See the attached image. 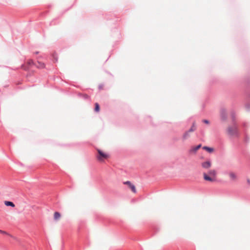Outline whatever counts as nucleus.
I'll return each mask as SVG.
<instances>
[{
    "mask_svg": "<svg viewBox=\"0 0 250 250\" xmlns=\"http://www.w3.org/2000/svg\"><path fill=\"white\" fill-rule=\"evenodd\" d=\"M98 155L97 156V158L99 161H102L105 159H106L108 157V155L101 150L98 149H97Z\"/></svg>",
    "mask_w": 250,
    "mask_h": 250,
    "instance_id": "1",
    "label": "nucleus"
},
{
    "mask_svg": "<svg viewBox=\"0 0 250 250\" xmlns=\"http://www.w3.org/2000/svg\"><path fill=\"white\" fill-rule=\"evenodd\" d=\"M238 129L237 124H232V126H229L228 127L227 132L228 134L230 136H234L235 132Z\"/></svg>",
    "mask_w": 250,
    "mask_h": 250,
    "instance_id": "2",
    "label": "nucleus"
},
{
    "mask_svg": "<svg viewBox=\"0 0 250 250\" xmlns=\"http://www.w3.org/2000/svg\"><path fill=\"white\" fill-rule=\"evenodd\" d=\"M220 117L222 121H225L227 119V110L225 108H221L220 110Z\"/></svg>",
    "mask_w": 250,
    "mask_h": 250,
    "instance_id": "3",
    "label": "nucleus"
},
{
    "mask_svg": "<svg viewBox=\"0 0 250 250\" xmlns=\"http://www.w3.org/2000/svg\"><path fill=\"white\" fill-rule=\"evenodd\" d=\"M124 184L125 185H127L133 192H134V193L136 192V189L135 186L134 185H133L130 181H126L125 182H124Z\"/></svg>",
    "mask_w": 250,
    "mask_h": 250,
    "instance_id": "4",
    "label": "nucleus"
},
{
    "mask_svg": "<svg viewBox=\"0 0 250 250\" xmlns=\"http://www.w3.org/2000/svg\"><path fill=\"white\" fill-rule=\"evenodd\" d=\"M202 146V144H200L196 146L192 147L189 150V153H196L197 151Z\"/></svg>",
    "mask_w": 250,
    "mask_h": 250,
    "instance_id": "5",
    "label": "nucleus"
},
{
    "mask_svg": "<svg viewBox=\"0 0 250 250\" xmlns=\"http://www.w3.org/2000/svg\"><path fill=\"white\" fill-rule=\"evenodd\" d=\"M204 179L205 181L213 182L215 180L214 178L210 177L208 174L206 173H204Z\"/></svg>",
    "mask_w": 250,
    "mask_h": 250,
    "instance_id": "6",
    "label": "nucleus"
},
{
    "mask_svg": "<svg viewBox=\"0 0 250 250\" xmlns=\"http://www.w3.org/2000/svg\"><path fill=\"white\" fill-rule=\"evenodd\" d=\"M211 162L210 161H207L202 163V167L205 168H208L211 166Z\"/></svg>",
    "mask_w": 250,
    "mask_h": 250,
    "instance_id": "7",
    "label": "nucleus"
},
{
    "mask_svg": "<svg viewBox=\"0 0 250 250\" xmlns=\"http://www.w3.org/2000/svg\"><path fill=\"white\" fill-rule=\"evenodd\" d=\"M230 116L232 119V124H237L235 121V112L234 110H232L230 112Z\"/></svg>",
    "mask_w": 250,
    "mask_h": 250,
    "instance_id": "8",
    "label": "nucleus"
},
{
    "mask_svg": "<svg viewBox=\"0 0 250 250\" xmlns=\"http://www.w3.org/2000/svg\"><path fill=\"white\" fill-rule=\"evenodd\" d=\"M203 149L206 150L208 152L211 153L213 152L214 148L213 147H211L208 146H204L203 147Z\"/></svg>",
    "mask_w": 250,
    "mask_h": 250,
    "instance_id": "9",
    "label": "nucleus"
},
{
    "mask_svg": "<svg viewBox=\"0 0 250 250\" xmlns=\"http://www.w3.org/2000/svg\"><path fill=\"white\" fill-rule=\"evenodd\" d=\"M35 65L39 68H43L45 67V64L43 62L38 61Z\"/></svg>",
    "mask_w": 250,
    "mask_h": 250,
    "instance_id": "10",
    "label": "nucleus"
},
{
    "mask_svg": "<svg viewBox=\"0 0 250 250\" xmlns=\"http://www.w3.org/2000/svg\"><path fill=\"white\" fill-rule=\"evenodd\" d=\"M4 204L7 207H11L12 208L15 207L14 203L13 202L10 201H5L4 202Z\"/></svg>",
    "mask_w": 250,
    "mask_h": 250,
    "instance_id": "11",
    "label": "nucleus"
},
{
    "mask_svg": "<svg viewBox=\"0 0 250 250\" xmlns=\"http://www.w3.org/2000/svg\"><path fill=\"white\" fill-rule=\"evenodd\" d=\"M61 217V213L58 211H55L54 214V219L55 220L59 219Z\"/></svg>",
    "mask_w": 250,
    "mask_h": 250,
    "instance_id": "12",
    "label": "nucleus"
},
{
    "mask_svg": "<svg viewBox=\"0 0 250 250\" xmlns=\"http://www.w3.org/2000/svg\"><path fill=\"white\" fill-rule=\"evenodd\" d=\"M100 110V106L98 103L95 104L94 111L96 112H99Z\"/></svg>",
    "mask_w": 250,
    "mask_h": 250,
    "instance_id": "13",
    "label": "nucleus"
},
{
    "mask_svg": "<svg viewBox=\"0 0 250 250\" xmlns=\"http://www.w3.org/2000/svg\"><path fill=\"white\" fill-rule=\"evenodd\" d=\"M195 129V123H193L192 126L187 131L189 133V132L194 131Z\"/></svg>",
    "mask_w": 250,
    "mask_h": 250,
    "instance_id": "14",
    "label": "nucleus"
},
{
    "mask_svg": "<svg viewBox=\"0 0 250 250\" xmlns=\"http://www.w3.org/2000/svg\"><path fill=\"white\" fill-rule=\"evenodd\" d=\"M208 174L210 175L215 177L216 175V172L215 170H210L208 171Z\"/></svg>",
    "mask_w": 250,
    "mask_h": 250,
    "instance_id": "15",
    "label": "nucleus"
},
{
    "mask_svg": "<svg viewBox=\"0 0 250 250\" xmlns=\"http://www.w3.org/2000/svg\"><path fill=\"white\" fill-rule=\"evenodd\" d=\"M189 136V133L187 131L184 133V134L183 135V140H185V139H187Z\"/></svg>",
    "mask_w": 250,
    "mask_h": 250,
    "instance_id": "16",
    "label": "nucleus"
},
{
    "mask_svg": "<svg viewBox=\"0 0 250 250\" xmlns=\"http://www.w3.org/2000/svg\"><path fill=\"white\" fill-rule=\"evenodd\" d=\"M229 176L230 178L232 180H234L236 178V175L233 172L229 173Z\"/></svg>",
    "mask_w": 250,
    "mask_h": 250,
    "instance_id": "17",
    "label": "nucleus"
},
{
    "mask_svg": "<svg viewBox=\"0 0 250 250\" xmlns=\"http://www.w3.org/2000/svg\"><path fill=\"white\" fill-rule=\"evenodd\" d=\"M244 141L246 143H248L250 141V137L247 134H245Z\"/></svg>",
    "mask_w": 250,
    "mask_h": 250,
    "instance_id": "18",
    "label": "nucleus"
},
{
    "mask_svg": "<svg viewBox=\"0 0 250 250\" xmlns=\"http://www.w3.org/2000/svg\"><path fill=\"white\" fill-rule=\"evenodd\" d=\"M27 63H28V65L30 66L35 65V64H36V62H34V61L32 60H28Z\"/></svg>",
    "mask_w": 250,
    "mask_h": 250,
    "instance_id": "19",
    "label": "nucleus"
},
{
    "mask_svg": "<svg viewBox=\"0 0 250 250\" xmlns=\"http://www.w3.org/2000/svg\"><path fill=\"white\" fill-rule=\"evenodd\" d=\"M234 136H235L237 138H239V137H240V133H239V130H238V128L235 132V133L234 134Z\"/></svg>",
    "mask_w": 250,
    "mask_h": 250,
    "instance_id": "20",
    "label": "nucleus"
},
{
    "mask_svg": "<svg viewBox=\"0 0 250 250\" xmlns=\"http://www.w3.org/2000/svg\"><path fill=\"white\" fill-rule=\"evenodd\" d=\"M245 107L248 111H250V104L249 103H247L245 104Z\"/></svg>",
    "mask_w": 250,
    "mask_h": 250,
    "instance_id": "21",
    "label": "nucleus"
},
{
    "mask_svg": "<svg viewBox=\"0 0 250 250\" xmlns=\"http://www.w3.org/2000/svg\"><path fill=\"white\" fill-rule=\"evenodd\" d=\"M202 122L206 124H209V121L207 119H204L202 120Z\"/></svg>",
    "mask_w": 250,
    "mask_h": 250,
    "instance_id": "22",
    "label": "nucleus"
},
{
    "mask_svg": "<svg viewBox=\"0 0 250 250\" xmlns=\"http://www.w3.org/2000/svg\"><path fill=\"white\" fill-rule=\"evenodd\" d=\"M83 98L85 99H89V96H88V95L85 94L83 95Z\"/></svg>",
    "mask_w": 250,
    "mask_h": 250,
    "instance_id": "23",
    "label": "nucleus"
},
{
    "mask_svg": "<svg viewBox=\"0 0 250 250\" xmlns=\"http://www.w3.org/2000/svg\"><path fill=\"white\" fill-rule=\"evenodd\" d=\"M0 233H2V234H8L6 231H5L4 230H1V229H0Z\"/></svg>",
    "mask_w": 250,
    "mask_h": 250,
    "instance_id": "24",
    "label": "nucleus"
},
{
    "mask_svg": "<svg viewBox=\"0 0 250 250\" xmlns=\"http://www.w3.org/2000/svg\"><path fill=\"white\" fill-rule=\"evenodd\" d=\"M103 88V85L102 84H100L99 85V89H102Z\"/></svg>",
    "mask_w": 250,
    "mask_h": 250,
    "instance_id": "25",
    "label": "nucleus"
},
{
    "mask_svg": "<svg viewBox=\"0 0 250 250\" xmlns=\"http://www.w3.org/2000/svg\"><path fill=\"white\" fill-rule=\"evenodd\" d=\"M247 97L250 100V92L247 94Z\"/></svg>",
    "mask_w": 250,
    "mask_h": 250,
    "instance_id": "26",
    "label": "nucleus"
},
{
    "mask_svg": "<svg viewBox=\"0 0 250 250\" xmlns=\"http://www.w3.org/2000/svg\"><path fill=\"white\" fill-rule=\"evenodd\" d=\"M247 181L248 183L249 184H250V179H247Z\"/></svg>",
    "mask_w": 250,
    "mask_h": 250,
    "instance_id": "27",
    "label": "nucleus"
},
{
    "mask_svg": "<svg viewBox=\"0 0 250 250\" xmlns=\"http://www.w3.org/2000/svg\"><path fill=\"white\" fill-rule=\"evenodd\" d=\"M243 126L245 127L246 126V123H244L243 124Z\"/></svg>",
    "mask_w": 250,
    "mask_h": 250,
    "instance_id": "28",
    "label": "nucleus"
},
{
    "mask_svg": "<svg viewBox=\"0 0 250 250\" xmlns=\"http://www.w3.org/2000/svg\"><path fill=\"white\" fill-rule=\"evenodd\" d=\"M247 83H249H249H250V80H247Z\"/></svg>",
    "mask_w": 250,
    "mask_h": 250,
    "instance_id": "29",
    "label": "nucleus"
},
{
    "mask_svg": "<svg viewBox=\"0 0 250 250\" xmlns=\"http://www.w3.org/2000/svg\"><path fill=\"white\" fill-rule=\"evenodd\" d=\"M54 59L55 60V61H56V62H57V61H58V59H57V58H55V57H54Z\"/></svg>",
    "mask_w": 250,
    "mask_h": 250,
    "instance_id": "30",
    "label": "nucleus"
},
{
    "mask_svg": "<svg viewBox=\"0 0 250 250\" xmlns=\"http://www.w3.org/2000/svg\"><path fill=\"white\" fill-rule=\"evenodd\" d=\"M36 54H38L39 53V52H36Z\"/></svg>",
    "mask_w": 250,
    "mask_h": 250,
    "instance_id": "31",
    "label": "nucleus"
},
{
    "mask_svg": "<svg viewBox=\"0 0 250 250\" xmlns=\"http://www.w3.org/2000/svg\"><path fill=\"white\" fill-rule=\"evenodd\" d=\"M21 67H24V65H21Z\"/></svg>",
    "mask_w": 250,
    "mask_h": 250,
    "instance_id": "32",
    "label": "nucleus"
}]
</instances>
